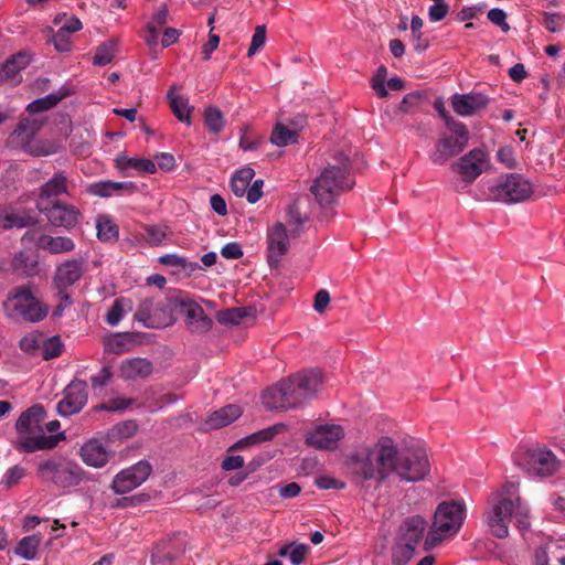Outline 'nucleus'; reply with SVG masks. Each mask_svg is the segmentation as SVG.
<instances>
[{"mask_svg":"<svg viewBox=\"0 0 565 565\" xmlns=\"http://www.w3.org/2000/svg\"><path fill=\"white\" fill-rule=\"evenodd\" d=\"M3 306L9 318L28 322L42 321L49 313L47 306L34 296L30 286L12 288Z\"/></svg>","mask_w":565,"mask_h":565,"instance_id":"nucleus-7","label":"nucleus"},{"mask_svg":"<svg viewBox=\"0 0 565 565\" xmlns=\"http://www.w3.org/2000/svg\"><path fill=\"white\" fill-rule=\"evenodd\" d=\"M46 411L43 405L34 404L21 413L15 422L14 447L19 452L34 454L41 450H52L65 439L64 433L47 435L43 422Z\"/></svg>","mask_w":565,"mask_h":565,"instance_id":"nucleus-3","label":"nucleus"},{"mask_svg":"<svg viewBox=\"0 0 565 565\" xmlns=\"http://www.w3.org/2000/svg\"><path fill=\"white\" fill-rule=\"evenodd\" d=\"M158 262L161 265L170 266V267H180L183 269L195 270L199 268L198 263H189L185 257L177 255V254H166L158 258Z\"/></svg>","mask_w":565,"mask_h":565,"instance_id":"nucleus-49","label":"nucleus"},{"mask_svg":"<svg viewBox=\"0 0 565 565\" xmlns=\"http://www.w3.org/2000/svg\"><path fill=\"white\" fill-rule=\"evenodd\" d=\"M241 415L242 408L238 405L230 404L211 413L204 426L207 430L220 429L235 422Z\"/></svg>","mask_w":565,"mask_h":565,"instance_id":"nucleus-28","label":"nucleus"},{"mask_svg":"<svg viewBox=\"0 0 565 565\" xmlns=\"http://www.w3.org/2000/svg\"><path fill=\"white\" fill-rule=\"evenodd\" d=\"M38 206L47 222L54 227L72 231L81 223L82 213L74 204L61 200H49L45 203H39Z\"/></svg>","mask_w":565,"mask_h":565,"instance_id":"nucleus-12","label":"nucleus"},{"mask_svg":"<svg viewBox=\"0 0 565 565\" xmlns=\"http://www.w3.org/2000/svg\"><path fill=\"white\" fill-rule=\"evenodd\" d=\"M36 246L51 254H64L74 250L75 243L67 236L41 234L36 238Z\"/></svg>","mask_w":565,"mask_h":565,"instance_id":"nucleus-31","label":"nucleus"},{"mask_svg":"<svg viewBox=\"0 0 565 565\" xmlns=\"http://www.w3.org/2000/svg\"><path fill=\"white\" fill-rule=\"evenodd\" d=\"M500 499L487 512V524L498 539L509 535V523L512 518L520 531L530 529V509L519 494V486L514 482H505L499 493Z\"/></svg>","mask_w":565,"mask_h":565,"instance_id":"nucleus-2","label":"nucleus"},{"mask_svg":"<svg viewBox=\"0 0 565 565\" xmlns=\"http://www.w3.org/2000/svg\"><path fill=\"white\" fill-rule=\"evenodd\" d=\"M41 543V534L24 536L18 542L17 546L14 547V553L28 561L35 559L38 558Z\"/></svg>","mask_w":565,"mask_h":565,"instance_id":"nucleus-33","label":"nucleus"},{"mask_svg":"<svg viewBox=\"0 0 565 565\" xmlns=\"http://www.w3.org/2000/svg\"><path fill=\"white\" fill-rule=\"evenodd\" d=\"M285 429H286V425L276 424L274 426L260 429L254 434L257 437V440L259 443H265V441L273 440L278 434L282 433Z\"/></svg>","mask_w":565,"mask_h":565,"instance_id":"nucleus-56","label":"nucleus"},{"mask_svg":"<svg viewBox=\"0 0 565 565\" xmlns=\"http://www.w3.org/2000/svg\"><path fill=\"white\" fill-rule=\"evenodd\" d=\"M351 478L363 483L383 484L390 477L401 481L423 480L430 470L426 450L419 445L398 446L390 436H381L375 443L352 451L345 459Z\"/></svg>","mask_w":565,"mask_h":565,"instance_id":"nucleus-1","label":"nucleus"},{"mask_svg":"<svg viewBox=\"0 0 565 565\" xmlns=\"http://www.w3.org/2000/svg\"><path fill=\"white\" fill-rule=\"evenodd\" d=\"M87 383L73 380L64 390V397L57 403L56 411L67 417L79 413L87 403Z\"/></svg>","mask_w":565,"mask_h":565,"instance_id":"nucleus-15","label":"nucleus"},{"mask_svg":"<svg viewBox=\"0 0 565 565\" xmlns=\"http://www.w3.org/2000/svg\"><path fill=\"white\" fill-rule=\"evenodd\" d=\"M486 162L483 150L472 149L454 163L452 169L461 175L463 181L472 183L483 172Z\"/></svg>","mask_w":565,"mask_h":565,"instance_id":"nucleus-19","label":"nucleus"},{"mask_svg":"<svg viewBox=\"0 0 565 565\" xmlns=\"http://www.w3.org/2000/svg\"><path fill=\"white\" fill-rule=\"evenodd\" d=\"M56 297L58 298L60 302L53 310V317L60 318L63 316L64 310L72 306L73 300L67 290L64 289H57Z\"/></svg>","mask_w":565,"mask_h":565,"instance_id":"nucleus-57","label":"nucleus"},{"mask_svg":"<svg viewBox=\"0 0 565 565\" xmlns=\"http://www.w3.org/2000/svg\"><path fill=\"white\" fill-rule=\"evenodd\" d=\"M71 181L64 171L55 172L40 188V202L45 203L49 200H57L60 195H70Z\"/></svg>","mask_w":565,"mask_h":565,"instance_id":"nucleus-25","label":"nucleus"},{"mask_svg":"<svg viewBox=\"0 0 565 565\" xmlns=\"http://www.w3.org/2000/svg\"><path fill=\"white\" fill-rule=\"evenodd\" d=\"M53 44L58 52H68L71 49L70 34L58 29L53 36Z\"/></svg>","mask_w":565,"mask_h":565,"instance_id":"nucleus-61","label":"nucleus"},{"mask_svg":"<svg viewBox=\"0 0 565 565\" xmlns=\"http://www.w3.org/2000/svg\"><path fill=\"white\" fill-rule=\"evenodd\" d=\"M180 312L185 317V324L191 333H206L213 326V320L203 308L191 299H179Z\"/></svg>","mask_w":565,"mask_h":565,"instance_id":"nucleus-16","label":"nucleus"},{"mask_svg":"<svg viewBox=\"0 0 565 565\" xmlns=\"http://www.w3.org/2000/svg\"><path fill=\"white\" fill-rule=\"evenodd\" d=\"M40 128L41 125L38 120L21 118L15 129L8 138L9 146L32 156H46L49 152L44 151L41 147L32 145V141Z\"/></svg>","mask_w":565,"mask_h":565,"instance_id":"nucleus-13","label":"nucleus"},{"mask_svg":"<svg viewBox=\"0 0 565 565\" xmlns=\"http://www.w3.org/2000/svg\"><path fill=\"white\" fill-rule=\"evenodd\" d=\"M42 337L41 333H30L20 340L19 347L23 352L34 355L41 351Z\"/></svg>","mask_w":565,"mask_h":565,"instance_id":"nucleus-51","label":"nucleus"},{"mask_svg":"<svg viewBox=\"0 0 565 565\" xmlns=\"http://www.w3.org/2000/svg\"><path fill=\"white\" fill-rule=\"evenodd\" d=\"M62 95L49 94L30 103L26 107V110L31 114L46 111L53 108L62 99Z\"/></svg>","mask_w":565,"mask_h":565,"instance_id":"nucleus-48","label":"nucleus"},{"mask_svg":"<svg viewBox=\"0 0 565 565\" xmlns=\"http://www.w3.org/2000/svg\"><path fill=\"white\" fill-rule=\"evenodd\" d=\"M181 553V550L172 541H161L152 548L151 564L173 565Z\"/></svg>","mask_w":565,"mask_h":565,"instance_id":"nucleus-32","label":"nucleus"},{"mask_svg":"<svg viewBox=\"0 0 565 565\" xmlns=\"http://www.w3.org/2000/svg\"><path fill=\"white\" fill-rule=\"evenodd\" d=\"M31 62V58L25 53H18L9 57L0 68V81L17 84L21 82L19 73L25 68Z\"/></svg>","mask_w":565,"mask_h":565,"instance_id":"nucleus-29","label":"nucleus"},{"mask_svg":"<svg viewBox=\"0 0 565 565\" xmlns=\"http://www.w3.org/2000/svg\"><path fill=\"white\" fill-rule=\"evenodd\" d=\"M420 103V94L417 92H412L406 94L402 102L398 105V110L401 113H408L412 108L418 106Z\"/></svg>","mask_w":565,"mask_h":565,"instance_id":"nucleus-60","label":"nucleus"},{"mask_svg":"<svg viewBox=\"0 0 565 565\" xmlns=\"http://www.w3.org/2000/svg\"><path fill=\"white\" fill-rule=\"evenodd\" d=\"M448 130L451 135L441 137L435 146V151L430 154V160L435 164H445L449 159L463 151L468 145L469 131L465 124L449 121Z\"/></svg>","mask_w":565,"mask_h":565,"instance_id":"nucleus-10","label":"nucleus"},{"mask_svg":"<svg viewBox=\"0 0 565 565\" xmlns=\"http://www.w3.org/2000/svg\"><path fill=\"white\" fill-rule=\"evenodd\" d=\"M203 119L206 129L214 135H218L225 127L223 113L215 106L204 109Z\"/></svg>","mask_w":565,"mask_h":565,"instance_id":"nucleus-43","label":"nucleus"},{"mask_svg":"<svg viewBox=\"0 0 565 565\" xmlns=\"http://www.w3.org/2000/svg\"><path fill=\"white\" fill-rule=\"evenodd\" d=\"M138 191L135 182H116L110 180L98 181L88 184L87 192L92 195L100 198H109L113 195H130Z\"/></svg>","mask_w":565,"mask_h":565,"instance_id":"nucleus-24","label":"nucleus"},{"mask_svg":"<svg viewBox=\"0 0 565 565\" xmlns=\"http://www.w3.org/2000/svg\"><path fill=\"white\" fill-rule=\"evenodd\" d=\"M559 547L554 544L537 546L534 551L533 565H562L557 562Z\"/></svg>","mask_w":565,"mask_h":565,"instance_id":"nucleus-39","label":"nucleus"},{"mask_svg":"<svg viewBox=\"0 0 565 565\" xmlns=\"http://www.w3.org/2000/svg\"><path fill=\"white\" fill-rule=\"evenodd\" d=\"M136 402L137 399L134 397L116 396L96 406L95 409L106 412H124L134 405L136 406Z\"/></svg>","mask_w":565,"mask_h":565,"instance_id":"nucleus-45","label":"nucleus"},{"mask_svg":"<svg viewBox=\"0 0 565 565\" xmlns=\"http://www.w3.org/2000/svg\"><path fill=\"white\" fill-rule=\"evenodd\" d=\"M33 224V217L26 213L11 212L0 215V227L3 230L23 228Z\"/></svg>","mask_w":565,"mask_h":565,"instance_id":"nucleus-41","label":"nucleus"},{"mask_svg":"<svg viewBox=\"0 0 565 565\" xmlns=\"http://www.w3.org/2000/svg\"><path fill=\"white\" fill-rule=\"evenodd\" d=\"M115 167L119 170L136 169L146 173H154L157 167L150 159L129 158L125 154H119L115 159Z\"/></svg>","mask_w":565,"mask_h":565,"instance_id":"nucleus-34","label":"nucleus"},{"mask_svg":"<svg viewBox=\"0 0 565 565\" xmlns=\"http://www.w3.org/2000/svg\"><path fill=\"white\" fill-rule=\"evenodd\" d=\"M562 17L558 13L554 12H544L543 13V25L552 33H556L561 30L562 26Z\"/></svg>","mask_w":565,"mask_h":565,"instance_id":"nucleus-59","label":"nucleus"},{"mask_svg":"<svg viewBox=\"0 0 565 565\" xmlns=\"http://www.w3.org/2000/svg\"><path fill=\"white\" fill-rule=\"evenodd\" d=\"M466 519L463 502L447 500L440 502L434 513L433 523L427 532L425 550L438 546L443 541L452 539L461 529Z\"/></svg>","mask_w":565,"mask_h":565,"instance_id":"nucleus-5","label":"nucleus"},{"mask_svg":"<svg viewBox=\"0 0 565 565\" xmlns=\"http://www.w3.org/2000/svg\"><path fill=\"white\" fill-rule=\"evenodd\" d=\"M334 160L337 162L324 168L310 188L323 207L332 205L341 193L351 190L355 184L349 157L339 154Z\"/></svg>","mask_w":565,"mask_h":565,"instance_id":"nucleus-4","label":"nucleus"},{"mask_svg":"<svg viewBox=\"0 0 565 565\" xmlns=\"http://www.w3.org/2000/svg\"><path fill=\"white\" fill-rule=\"evenodd\" d=\"M448 13V4L444 1H439L429 8L428 17L433 22L443 20Z\"/></svg>","mask_w":565,"mask_h":565,"instance_id":"nucleus-63","label":"nucleus"},{"mask_svg":"<svg viewBox=\"0 0 565 565\" xmlns=\"http://www.w3.org/2000/svg\"><path fill=\"white\" fill-rule=\"evenodd\" d=\"M289 249L287 228L282 223H276L267 231V263L270 267L279 266Z\"/></svg>","mask_w":565,"mask_h":565,"instance_id":"nucleus-17","label":"nucleus"},{"mask_svg":"<svg viewBox=\"0 0 565 565\" xmlns=\"http://www.w3.org/2000/svg\"><path fill=\"white\" fill-rule=\"evenodd\" d=\"M489 193L492 200L511 204L525 201L533 194V185L524 177L518 173L505 174L498 183L490 186Z\"/></svg>","mask_w":565,"mask_h":565,"instance_id":"nucleus-11","label":"nucleus"},{"mask_svg":"<svg viewBox=\"0 0 565 565\" xmlns=\"http://www.w3.org/2000/svg\"><path fill=\"white\" fill-rule=\"evenodd\" d=\"M513 460L525 473L541 478L555 475L561 466L555 454L541 446L519 448L513 455Z\"/></svg>","mask_w":565,"mask_h":565,"instance_id":"nucleus-8","label":"nucleus"},{"mask_svg":"<svg viewBox=\"0 0 565 565\" xmlns=\"http://www.w3.org/2000/svg\"><path fill=\"white\" fill-rule=\"evenodd\" d=\"M137 431V424L135 420H126L121 424L115 425L109 431L108 437L130 438Z\"/></svg>","mask_w":565,"mask_h":565,"instance_id":"nucleus-53","label":"nucleus"},{"mask_svg":"<svg viewBox=\"0 0 565 565\" xmlns=\"http://www.w3.org/2000/svg\"><path fill=\"white\" fill-rule=\"evenodd\" d=\"M488 19L494 25L501 28L503 32H508L510 30V25L507 23V14L502 9L493 8L488 11Z\"/></svg>","mask_w":565,"mask_h":565,"instance_id":"nucleus-58","label":"nucleus"},{"mask_svg":"<svg viewBox=\"0 0 565 565\" xmlns=\"http://www.w3.org/2000/svg\"><path fill=\"white\" fill-rule=\"evenodd\" d=\"M427 529V521L416 514L405 518L396 532L395 539L409 543L416 547L419 546Z\"/></svg>","mask_w":565,"mask_h":565,"instance_id":"nucleus-22","label":"nucleus"},{"mask_svg":"<svg viewBox=\"0 0 565 565\" xmlns=\"http://www.w3.org/2000/svg\"><path fill=\"white\" fill-rule=\"evenodd\" d=\"M152 466L148 460H140L129 468L119 471L111 483L115 493L125 494L142 484L151 475Z\"/></svg>","mask_w":565,"mask_h":565,"instance_id":"nucleus-14","label":"nucleus"},{"mask_svg":"<svg viewBox=\"0 0 565 565\" xmlns=\"http://www.w3.org/2000/svg\"><path fill=\"white\" fill-rule=\"evenodd\" d=\"M387 76V68L384 65L377 67L376 73L371 79V87L380 98H385L388 93L385 88V81Z\"/></svg>","mask_w":565,"mask_h":565,"instance_id":"nucleus-50","label":"nucleus"},{"mask_svg":"<svg viewBox=\"0 0 565 565\" xmlns=\"http://www.w3.org/2000/svg\"><path fill=\"white\" fill-rule=\"evenodd\" d=\"M82 460L90 467L102 468L109 461V452L97 439L86 441L79 449Z\"/></svg>","mask_w":565,"mask_h":565,"instance_id":"nucleus-26","label":"nucleus"},{"mask_svg":"<svg viewBox=\"0 0 565 565\" xmlns=\"http://www.w3.org/2000/svg\"><path fill=\"white\" fill-rule=\"evenodd\" d=\"M247 316L246 308H228L221 310L216 315L218 323L224 326H236L239 324L243 318Z\"/></svg>","mask_w":565,"mask_h":565,"instance_id":"nucleus-47","label":"nucleus"},{"mask_svg":"<svg viewBox=\"0 0 565 565\" xmlns=\"http://www.w3.org/2000/svg\"><path fill=\"white\" fill-rule=\"evenodd\" d=\"M298 141V132L282 124H277L270 135V142L278 147H286Z\"/></svg>","mask_w":565,"mask_h":565,"instance_id":"nucleus-42","label":"nucleus"},{"mask_svg":"<svg viewBox=\"0 0 565 565\" xmlns=\"http://www.w3.org/2000/svg\"><path fill=\"white\" fill-rule=\"evenodd\" d=\"M142 239L150 246H160L168 236V226L166 225H142Z\"/></svg>","mask_w":565,"mask_h":565,"instance_id":"nucleus-44","label":"nucleus"},{"mask_svg":"<svg viewBox=\"0 0 565 565\" xmlns=\"http://www.w3.org/2000/svg\"><path fill=\"white\" fill-rule=\"evenodd\" d=\"M254 175L255 171L252 168H242L237 170L231 180V189L233 193L238 198L245 195V192L249 186Z\"/></svg>","mask_w":565,"mask_h":565,"instance_id":"nucleus-40","label":"nucleus"},{"mask_svg":"<svg viewBox=\"0 0 565 565\" xmlns=\"http://www.w3.org/2000/svg\"><path fill=\"white\" fill-rule=\"evenodd\" d=\"M36 476L60 489L77 487L86 480V471L74 460L63 456H50L36 466Z\"/></svg>","mask_w":565,"mask_h":565,"instance_id":"nucleus-6","label":"nucleus"},{"mask_svg":"<svg viewBox=\"0 0 565 565\" xmlns=\"http://www.w3.org/2000/svg\"><path fill=\"white\" fill-rule=\"evenodd\" d=\"M135 399H137V408H142L153 414L161 411L167 405L175 403L179 397L172 393H164L158 387L149 386L135 397Z\"/></svg>","mask_w":565,"mask_h":565,"instance_id":"nucleus-21","label":"nucleus"},{"mask_svg":"<svg viewBox=\"0 0 565 565\" xmlns=\"http://www.w3.org/2000/svg\"><path fill=\"white\" fill-rule=\"evenodd\" d=\"M120 376L125 380L146 379L153 372L152 363L143 358L124 360L119 367Z\"/></svg>","mask_w":565,"mask_h":565,"instance_id":"nucleus-27","label":"nucleus"},{"mask_svg":"<svg viewBox=\"0 0 565 565\" xmlns=\"http://www.w3.org/2000/svg\"><path fill=\"white\" fill-rule=\"evenodd\" d=\"M416 550V546L395 539L391 548L392 564L407 565L409 561L414 557Z\"/></svg>","mask_w":565,"mask_h":565,"instance_id":"nucleus-35","label":"nucleus"},{"mask_svg":"<svg viewBox=\"0 0 565 565\" xmlns=\"http://www.w3.org/2000/svg\"><path fill=\"white\" fill-rule=\"evenodd\" d=\"M248 131H249V126L248 125H244L241 128L239 147L244 151L256 150L262 143H264V138L263 137L250 138L248 136Z\"/></svg>","mask_w":565,"mask_h":565,"instance_id":"nucleus-54","label":"nucleus"},{"mask_svg":"<svg viewBox=\"0 0 565 565\" xmlns=\"http://www.w3.org/2000/svg\"><path fill=\"white\" fill-rule=\"evenodd\" d=\"M489 98L482 93L455 94L451 97L454 111L462 117L472 116L479 110L486 108Z\"/></svg>","mask_w":565,"mask_h":565,"instance_id":"nucleus-23","label":"nucleus"},{"mask_svg":"<svg viewBox=\"0 0 565 565\" xmlns=\"http://www.w3.org/2000/svg\"><path fill=\"white\" fill-rule=\"evenodd\" d=\"M220 44V36L214 34L213 32L209 33V40L202 46V55L204 61H209L212 56V53L217 49Z\"/></svg>","mask_w":565,"mask_h":565,"instance_id":"nucleus-64","label":"nucleus"},{"mask_svg":"<svg viewBox=\"0 0 565 565\" xmlns=\"http://www.w3.org/2000/svg\"><path fill=\"white\" fill-rule=\"evenodd\" d=\"M26 475L25 468L22 466L15 465L13 467H10L3 475L1 483L7 487L11 488L13 486H17Z\"/></svg>","mask_w":565,"mask_h":565,"instance_id":"nucleus-52","label":"nucleus"},{"mask_svg":"<svg viewBox=\"0 0 565 565\" xmlns=\"http://www.w3.org/2000/svg\"><path fill=\"white\" fill-rule=\"evenodd\" d=\"M343 437L344 430L341 425L326 424L308 433L306 443L317 449L333 450Z\"/></svg>","mask_w":565,"mask_h":565,"instance_id":"nucleus-18","label":"nucleus"},{"mask_svg":"<svg viewBox=\"0 0 565 565\" xmlns=\"http://www.w3.org/2000/svg\"><path fill=\"white\" fill-rule=\"evenodd\" d=\"M266 41V26L257 25L255 32L252 36V42L247 52V55L253 56L262 46H264Z\"/></svg>","mask_w":565,"mask_h":565,"instance_id":"nucleus-55","label":"nucleus"},{"mask_svg":"<svg viewBox=\"0 0 565 565\" xmlns=\"http://www.w3.org/2000/svg\"><path fill=\"white\" fill-rule=\"evenodd\" d=\"M167 97L170 100V107L173 115L182 122L191 124V111L193 107L189 106V102L183 96H178L172 93V88L169 89Z\"/></svg>","mask_w":565,"mask_h":565,"instance_id":"nucleus-37","label":"nucleus"},{"mask_svg":"<svg viewBox=\"0 0 565 565\" xmlns=\"http://www.w3.org/2000/svg\"><path fill=\"white\" fill-rule=\"evenodd\" d=\"M221 255L226 259H239L243 256V249L238 243L231 242L222 247Z\"/></svg>","mask_w":565,"mask_h":565,"instance_id":"nucleus-62","label":"nucleus"},{"mask_svg":"<svg viewBox=\"0 0 565 565\" xmlns=\"http://www.w3.org/2000/svg\"><path fill=\"white\" fill-rule=\"evenodd\" d=\"M86 262L83 258L68 259L56 267L53 282L56 289L66 290L67 287L81 280L86 271Z\"/></svg>","mask_w":565,"mask_h":565,"instance_id":"nucleus-20","label":"nucleus"},{"mask_svg":"<svg viewBox=\"0 0 565 565\" xmlns=\"http://www.w3.org/2000/svg\"><path fill=\"white\" fill-rule=\"evenodd\" d=\"M97 237L102 242L117 241L119 231L116 223L108 215H98L96 220Z\"/></svg>","mask_w":565,"mask_h":565,"instance_id":"nucleus-38","label":"nucleus"},{"mask_svg":"<svg viewBox=\"0 0 565 565\" xmlns=\"http://www.w3.org/2000/svg\"><path fill=\"white\" fill-rule=\"evenodd\" d=\"M284 381H279L276 385L268 387L262 394V402L266 409H290L291 405H287V391Z\"/></svg>","mask_w":565,"mask_h":565,"instance_id":"nucleus-30","label":"nucleus"},{"mask_svg":"<svg viewBox=\"0 0 565 565\" xmlns=\"http://www.w3.org/2000/svg\"><path fill=\"white\" fill-rule=\"evenodd\" d=\"M117 52L118 41L116 39L107 40L96 47L93 64L96 66H105L114 61Z\"/></svg>","mask_w":565,"mask_h":565,"instance_id":"nucleus-36","label":"nucleus"},{"mask_svg":"<svg viewBox=\"0 0 565 565\" xmlns=\"http://www.w3.org/2000/svg\"><path fill=\"white\" fill-rule=\"evenodd\" d=\"M287 391V405L292 408L303 406L316 397L322 387V373L318 370H305L282 380Z\"/></svg>","mask_w":565,"mask_h":565,"instance_id":"nucleus-9","label":"nucleus"},{"mask_svg":"<svg viewBox=\"0 0 565 565\" xmlns=\"http://www.w3.org/2000/svg\"><path fill=\"white\" fill-rule=\"evenodd\" d=\"M63 343L58 335H53L47 339L42 338L41 355L45 361L55 359L62 354Z\"/></svg>","mask_w":565,"mask_h":565,"instance_id":"nucleus-46","label":"nucleus"}]
</instances>
